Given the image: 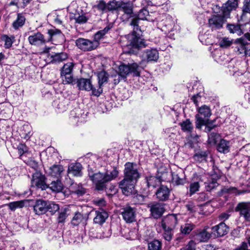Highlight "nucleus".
I'll return each instance as SVG.
<instances>
[{
    "label": "nucleus",
    "mask_w": 250,
    "mask_h": 250,
    "mask_svg": "<svg viewBox=\"0 0 250 250\" xmlns=\"http://www.w3.org/2000/svg\"><path fill=\"white\" fill-rule=\"evenodd\" d=\"M140 177L136 165L127 162L125 165L124 178L119 183L123 193L128 196L134 192L135 184Z\"/></svg>",
    "instance_id": "f257e3e1"
},
{
    "label": "nucleus",
    "mask_w": 250,
    "mask_h": 250,
    "mask_svg": "<svg viewBox=\"0 0 250 250\" xmlns=\"http://www.w3.org/2000/svg\"><path fill=\"white\" fill-rule=\"evenodd\" d=\"M119 171L116 167L110 172L105 173L101 172L94 173L92 168H88V175L90 179L95 184L96 189L98 191H102L106 188V183L110 182L118 176Z\"/></svg>",
    "instance_id": "f03ea898"
},
{
    "label": "nucleus",
    "mask_w": 250,
    "mask_h": 250,
    "mask_svg": "<svg viewBox=\"0 0 250 250\" xmlns=\"http://www.w3.org/2000/svg\"><path fill=\"white\" fill-rule=\"evenodd\" d=\"M130 25L133 26V30L131 34L127 36L129 45L133 48L137 49L145 47L146 46L145 42L141 38L140 34L138 32V31H141L138 25V20H132Z\"/></svg>",
    "instance_id": "7ed1b4c3"
},
{
    "label": "nucleus",
    "mask_w": 250,
    "mask_h": 250,
    "mask_svg": "<svg viewBox=\"0 0 250 250\" xmlns=\"http://www.w3.org/2000/svg\"><path fill=\"white\" fill-rule=\"evenodd\" d=\"M119 77L125 79L127 76L132 74L133 76L138 77L140 75V67L137 63H133L128 65L122 64L119 66Z\"/></svg>",
    "instance_id": "20e7f679"
},
{
    "label": "nucleus",
    "mask_w": 250,
    "mask_h": 250,
    "mask_svg": "<svg viewBox=\"0 0 250 250\" xmlns=\"http://www.w3.org/2000/svg\"><path fill=\"white\" fill-rule=\"evenodd\" d=\"M95 42L92 40L80 38L75 41L76 46L83 51H91L97 48Z\"/></svg>",
    "instance_id": "39448f33"
},
{
    "label": "nucleus",
    "mask_w": 250,
    "mask_h": 250,
    "mask_svg": "<svg viewBox=\"0 0 250 250\" xmlns=\"http://www.w3.org/2000/svg\"><path fill=\"white\" fill-rule=\"evenodd\" d=\"M31 186L44 190L48 186L45 183V177L41 173L36 172L33 174L31 180Z\"/></svg>",
    "instance_id": "423d86ee"
},
{
    "label": "nucleus",
    "mask_w": 250,
    "mask_h": 250,
    "mask_svg": "<svg viewBox=\"0 0 250 250\" xmlns=\"http://www.w3.org/2000/svg\"><path fill=\"white\" fill-rule=\"evenodd\" d=\"M119 12L124 13L121 17L123 20H127L128 19L134 17L133 5L130 2H124L121 1Z\"/></svg>",
    "instance_id": "0eeeda50"
},
{
    "label": "nucleus",
    "mask_w": 250,
    "mask_h": 250,
    "mask_svg": "<svg viewBox=\"0 0 250 250\" xmlns=\"http://www.w3.org/2000/svg\"><path fill=\"white\" fill-rule=\"evenodd\" d=\"M223 16L213 15L208 19V24L212 30H216L221 28L225 22Z\"/></svg>",
    "instance_id": "6e6552de"
},
{
    "label": "nucleus",
    "mask_w": 250,
    "mask_h": 250,
    "mask_svg": "<svg viewBox=\"0 0 250 250\" xmlns=\"http://www.w3.org/2000/svg\"><path fill=\"white\" fill-rule=\"evenodd\" d=\"M148 207L150 208L151 215L155 219L161 217L165 210L164 205L159 203L149 204Z\"/></svg>",
    "instance_id": "1a4fd4ad"
},
{
    "label": "nucleus",
    "mask_w": 250,
    "mask_h": 250,
    "mask_svg": "<svg viewBox=\"0 0 250 250\" xmlns=\"http://www.w3.org/2000/svg\"><path fill=\"white\" fill-rule=\"evenodd\" d=\"M121 214L126 223H132L135 221L136 210L130 206L125 207L123 208Z\"/></svg>",
    "instance_id": "9d476101"
},
{
    "label": "nucleus",
    "mask_w": 250,
    "mask_h": 250,
    "mask_svg": "<svg viewBox=\"0 0 250 250\" xmlns=\"http://www.w3.org/2000/svg\"><path fill=\"white\" fill-rule=\"evenodd\" d=\"M177 224V218L174 214H169L164 217L161 222L162 228L174 229Z\"/></svg>",
    "instance_id": "9b49d317"
},
{
    "label": "nucleus",
    "mask_w": 250,
    "mask_h": 250,
    "mask_svg": "<svg viewBox=\"0 0 250 250\" xmlns=\"http://www.w3.org/2000/svg\"><path fill=\"white\" fill-rule=\"evenodd\" d=\"M235 210L240 212V214L247 220H250V202L239 203L235 208Z\"/></svg>",
    "instance_id": "f8f14e48"
},
{
    "label": "nucleus",
    "mask_w": 250,
    "mask_h": 250,
    "mask_svg": "<svg viewBox=\"0 0 250 250\" xmlns=\"http://www.w3.org/2000/svg\"><path fill=\"white\" fill-rule=\"evenodd\" d=\"M98 79L99 88L93 90V95L96 96H99L103 92L102 86L104 83L108 80V74L104 71L99 72L97 74Z\"/></svg>",
    "instance_id": "ddd939ff"
},
{
    "label": "nucleus",
    "mask_w": 250,
    "mask_h": 250,
    "mask_svg": "<svg viewBox=\"0 0 250 250\" xmlns=\"http://www.w3.org/2000/svg\"><path fill=\"white\" fill-rule=\"evenodd\" d=\"M195 118L197 128H201L202 125H205L206 126L205 131L209 132L216 126V125H212L214 121H210L208 119H204L202 117H200L199 115H196Z\"/></svg>",
    "instance_id": "4468645a"
},
{
    "label": "nucleus",
    "mask_w": 250,
    "mask_h": 250,
    "mask_svg": "<svg viewBox=\"0 0 250 250\" xmlns=\"http://www.w3.org/2000/svg\"><path fill=\"white\" fill-rule=\"evenodd\" d=\"M28 40L31 45L34 46H40L46 42L44 36L39 32L29 36Z\"/></svg>",
    "instance_id": "2eb2a0df"
},
{
    "label": "nucleus",
    "mask_w": 250,
    "mask_h": 250,
    "mask_svg": "<svg viewBox=\"0 0 250 250\" xmlns=\"http://www.w3.org/2000/svg\"><path fill=\"white\" fill-rule=\"evenodd\" d=\"M89 19V15L84 13L82 10H76L71 16V19L74 20L75 22L79 24L86 23Z\"/></svg>",
    "instance_id": "dca6fc26"
},
{
    "label": "nucleus",
    "mask_w": 250,
    "mask_h": 250,
    "mask_svg": "<svg viewBox=\"0 0 250 250\" xmlns=\"http://www.w3.org/2000/svg\"><path fill=\"white\" fill-rule=\"evenodd\" d=\"M46 201L42 199L36 200L33 206L34 212L36 214L42 215L47 212Z\"/></svg>",
    "instance_id": "f3484780"
},
{
    "label": "nucleus",
    "mask_w": 250,
    "mask_h": 250,
    "mask_svg": "<svg viewBox=\"0 0 250 250\" xmlns=\"http://www.w3.org/2000/svg\"><path fill=\"white\" fill-rule=\"evenodd\" d=\"M208 228L207 227L203 229L197 230L194 235V240L197 242H207L211 237V234L207 231Z\"/></svg>",
    "instance_id": "a211bd4d"
},
{
    "label": "nucleus",
    "mask_w": 250,
    "mask_h": 250,
    "mask_svg": "<svg viewBox=\"0 0 250 250\" xmlns=\"http://www.w3.org/2000/svg\"><path fill=\"white\" fill-rule=\"evenodd\" d=\"M212 233L216 237H222L226 235L229 231V227L225 223L221 222L211 229Z\"/></svg>",
    "instance_id": "6ab92c4d"
},
{
    "label": "nucleus",
    "mask_w": 250,
    "mask_h": 250,
    "mask_svg": "<svg viewBox=\"0 0 250 250\" xmlns=\"http://www.w3.org/2000/svg\"><path fill=\"white\" fill-rule=\"evenodd\" d=\"M64 168L61 165H54L49 167L46 171V173L51 176L57 179H59L62 177Z\"/></svg>",
    "instance_id": "aec40b11"
},
{
    "label": "nucleus",
    "mask_w": 250,
    "mask_h": 250,
    "mask_svg": "<svg viewBox=\"0 0 250 250\" xmlns=\"http://www.w3.org/2000/svg\"><path fill=\"white\" fill-rule=\"evenodd\" d=\"M238 5L236 0H229L223 6V15L224 17H229L230 11L236 8Z\"/></svg>",
    "instance_id": "412c9836"
},
{
    "label": "nucleus",
    "mask_w": 250,
    "mask_h": 250,
    "mask_svg": "<svg viewBox=\"0 0 250 250\" xmlns=\"http://www.w3.org/2000/svg\"><path fill=\"white\" fill-rule=\"evenodd\" d=\"M165 173H163L161 175H158L157 177L150 176L146 178V182L148 187L155 188L160 184L162 181L164 180Z\"/></svg>",
    "instance_id": "4be33fe9"
},
{
    "label": "nucleus",
    "mask_w": 250,
    "mask_h": 250,
    "mask_svg": "<svg viewBox=\"0 0 250 250\" xmlns=\"http://www.w3.org/2000/svg\"><path fill=\"white\" fill-rule=\"evenodd\" d=\"M77 86L80 90H85L86 91L93 90L96 89L94 88L89 79L81 78L77 81Z\"/></svg>",
    "instance_id": "5701e85b"
},
{
    "label": "nucleus",
    "mask_w": 250,
    "mask_h": 250,
    "mask_svg": "<svg viewBox=\"0 0 250 250\" xmlns=\"http://www.w3.org/2000/svg\"><path fill=\"white\" fill-rule=\"evenodd\" d=\"M170 190L165 186H161L157 190L156 195L157 198L161 201L167 200L169 196Z\"/></svg>",
    "instance_id": "b1692460"
},
{
    "label": "nucleus",
    "mask_w": 250,
    "mask_h": 250,
    "mask_svg": "<svg viewBox=\"0 0 250 250\" xmlns=\"http://www.w3.org/2000/svg\"><path fill=\"white\" fill-rule=\"evenodd\" d=\"M95 214L96 216L93 219L94 222L100 225L103 224L108 217L107 212L103 209L96 210L95 211Z\"/></svg>",
    "instance_id": "393cba45"
},
{
    "label": "nucleus",
    "mask_w": 250,
    "mask_h": 250,
    "mask_svg": "<svg viewBox=\"0 0 250 250\" xmlns=\"http://www.w3.org/2000/svg\"><path fill=\"white\" fill-rule=\"evenodd\" d=\"M82 165L79 163H71L68 167V173L74 176L81 175Z\"/></svg>",
    "instance_id": "a878e982"
},
{
    "label": "nucleus",
    "mask_w": 250,
    "mask_h": 250,
    "mask_svg": "<svg viewBox=\"0 0 250 250\" xmlns=\"http://www.w3.org/2000/svg\"><path fill=\"white\" fill-rule=\"evenodd\" d=\"M145 57L147 61H157L159 58V53L156 49L147 50L145 53Z\"/></svg>",
    "instance_id": "bb28decb"
},
{
    "label": "nucleus",
    "mask_w": 250,
    "mask_h": 250,
    "mask_svg": "<svg viewBox=\"0 0 250 250\" xmlns=\"http://www.w3.org/2000/svg\"><path fill=\"white\" fill-rule=\"evenodd\" d=\"M48 187L53 191L56 192H61L63 188V185L61 181L57 179L56 181H52Z\"/></svg>",
    "instance_id": "cd10ccee"
},
{
    "label": "nucleus",
    "mask_w": 250,
    "mask_h": 250,
    "mask_svg": "<svg viewBox=\"0 0 250 250\" xmlns=\"http://www.w3.org/2000/svg\"><path fill=\"white\" fill-rule=\"evenodd\" d=\"M179 125L184 132L191 133L193 129V126L189 119H187L183 121Z\"/></svg>",
    "instance_id": "c85d7f7f"
},
{
    "label": "nucleus",
    "mask_w": 250,
    "mask_h": 250,
    "mask_svg": "<svg viewBox=\"0 0 250 250\" xmlns=\"http://www.w3.org/2000/svg\"><path fill=\"white\" fill-rule=\"evenodd\" d=\"M28 203V200H21L12 202L8 204V206L11 210H15L16 208L23 207L25 203Z\"/></svg>",
    "instance_id": "c756f323"
},
{
    "label": "nucleus",
    "mask_w": 250,
    "mask_h": 250,
    "mask_svg": "<svg viewBox=\"0 0 250 250\" xmlns=\"http://www.w3.org/2000/svg\"><path fill=\"white\" fill-rule=\"evenodd\" d=\"M52 62L53 63H60L68 58L67 54L65 53H56L51 56Z\"/></svg>",
    "instance_id": "7c9ffc66"
},
{
    "label": "nucleus",
    "mask_w": 250,
    "mask_h": 250,
    "mask_svg": "<svg viewBox=\"0 0 250 250\" xmlns=\"http://www.w3.org/2000/svg\"><path fill=\"white\" fill-rule=\"evenodd\" d=\"M25 21V18L21 14H18L17 19L13 22L12 25L15 29H18L19 27L22 26Z\"/></svg>",
    "instance_id": "2f4dec72"
},
{
    "label": "nucleus",
    "mask_w": 250,
    "mask_h": 250,
    "mask_svg": "<svg viewBox=\"0 0 250 250\" xmlns=\"http://www.w3.org/2000/svg\"><path fill=\"white\" fill-rule=\"evenodd\" d=\"M148 250H161L162 247V242L156 239H154L147 244Z\"/></svg>",
    "instance_id": "473e14b6"
},
{
    "label": "nucleus",
    "mask_w": 250,
    "mask_h": 250,
    "mask_svg": "<svg viewBox=\"0 0 250 250\" xmlns=\"http://www.w3.org/2000/svg\"><path fill=\"white\" fill-rule=\"evenodd\" d=\"M217 150L220 152L226 153L229 151V142L222 139L217 146Z\"/></svg>",
    "instance_id": "72a5a7b5"
},
{
    "label": "nucleus",
    "mask_w": 250,
    "mask_h": 250,
    "mask_svg": "<svg viewBox=\"0 0 250 250\" xmlns=\"http://www.w3.org/2000/svg\"><path fill=\"white\" fill-rule=\"evenodd\" d=\"M46 209L47 211H49L51 214H54L56 211H58L60 209L58 204H55L54 202L46 201Z\"/></svg>",
    "instance_id": "f704fd0d"
},
{
    "label": "nucleus",
    "mask_w": 250,
    "mask_h": 250,
    "mask_svg": "<svg viewBox=\"0 0 250 250\" xmlns=\"http://www.w3.org/2000/svg\"><path fill=\"white\" fill-rule=\"evenodd\" d=\"M171 176L172 182L176 185H183L185 183V179L181 177L179 174L172 172Z\"/></svg>",
    "instance_id": "c9c22d12"
},
{
    "label": "nucleus",
    "mask_w": 250,
    "mask_h": 250,
    "mask_svg": "<svg viewBox=\"0 0 250 250\" xmlns=\"http://www.w3.org/2000/svg\"><path fill=\"white\" fill-rule=\"evenodd\" d=\"M121 1L116 0L109 1L107 3V11L118 10L119 11Z\"/></svg>",
    "instance_id": "e433bc0d"
},
{
    "label": "nucleus",
    "mask_w": 250,
    "mask_h": 250,
    "mask_svg": "<svg viewBox=\"0 0 250 250\" xmlns=\"http://www.w3.org/2000/svg\"><path fill=\"white\" fill-rule=\"evenodd\" d=\"M227 28L230 33H236L239 36L242 34V30L239 24H229L227 26Z\"/></svg>",
    "instance_id": "4c0bfd02"
},
{
    "label": "nucleus",
    "mask_w": 250,
    "mask_h": 250,
    "mask_svg": "<svg viewBox=\"0 0 250 250\" xmlns=\"http://www.w3.org/2000/svg\"><path fill=\"white\" fill-rule=\"evenodd\" d=\"M1 40L4 42L5 48H9L14 41L15 37L13 36L10 37L6 35H4L1 37Z\"/></svg>",
    "instance_id": "58836bf2"
},
{
    "label": "nucleus",
    "mask_w": 250,
    "mask_h": 250,
    "mask_svg": "<svg viewBox=\"0 0 250 250\" xmlns=\"http://www.w3.org/2000/svg\"><path fill=\"white\" fill-rule=\"evenodd\" d=\"M247 45V42L244 40H241L238 44L236 48V52L239 54H246V47Z\"/></svg>",
    "instance_id": "ea45409f"
},
{
    "label": "nucleus",
    "mask_w": 250,
    "mask_h": 250,
    "mask_svg": "<svg viewBox=\"0 0 250 250\" xmlns=\"http://www.w3.org/2000/svg\"><path fill=\"white\" fill-rule=\"evenodd\" d=\"M74 67V63L71 62H67L65 64L61 72V74L62 75H68L70 74L72 71Z\"/></svg>",
    "instance_id": "a19ab883"
},
{
    "label": "nucleus",
    "mask_w": 250,
    "mask_h": 250,
    "mask_svg": "<svg viewBox=\"0 0 250 250\" xmlns=\"http://www.w3.org/2000/svg\"><path fill=\"white\" fill-rule=\"evenodd\" d=\"M222 193H234L235 195H239L245 192V191H239L234 187L227 188L225 187L221 189Z\"/></svg>",
    "instance_id": "79ce46f5"
},
{
    "label": "nucleus",
    "mask_w": 250,
    "mask_h": 250,
    "mask_svg": "<svg viewBox=\"0 0 250 250\" xmlns=\"http://www.w3.org/2000/svg\"><path fill=\"white\" fill-rule=\"evenodd\" d=\"M195 227L193 224L186 223L181 227V231L183 234H188L195 228Z\"/></svg>",
    "instance_id": "37998d69"
},
{
    "label": "nucleus",
    "mask_w": 250,
    "mask_h": 250,
    "mask_svg": "<svg viewBox=\"0 0 250 250\" xmlns=\"http://www.w3.org/2000/svg\"><path fill=\"white\" fill-rule=\"evenodd\" d=\"M199 113L205 118H208L210 116L211 113L209 107L204 105L198 109Z\"/></svg>",
    "instance_id": "c03bdc74"
},
{
    "label": "nucleus",
    "mask_w": 250,
    "mask_h": 250,
    "mask_svg": "<svg viewBox=\"0 0 250 250\" xmlns=\"http://www.w3.org/2000/svg\"><path fill=\"white\" fill-rule=\"evenodd\" d=\"M164 230L163 236L164 238L167 241H170L173 236V230L172 229L163 228Z\"/></svg>",
    "instance_id": "a18cd8bd"
},
{
    "label": "nucleus",
    "mask_w": 250,
    "mask_h": 250,
    "mask_svg": "<svg viewBox=\"0 0 250 250\" xmlns=\"http://www.w3.org/2000/svg\"><path fill=\"white\" fill-rule=\"evenodd\" d=\"M149 16V12L146 9L141 10L138 13L137 18L133 19L132 20H147V17Z\"/></svg>",
    "instance_id": "49530a36"
},
{
    "label": "nucleus",
    "mask_w": 250,
    "mask_h": 250,
    "mask_svg": "<svg viewBox=\"0 0 250 250\" xmlns=\"http://www.w3.org/2000/svg\"><path fill=\"white\" fill-rule=\"evenodd\" d=\"M189 194L191 196L194 194L196 192L199 190L200 185L199 182H194L191 183L189 185Z\"/></svg>",
    "instance_id": "de8ad7c7"
},
{
    "label": "nucleus",
    "mask_w": 250,
    "mask_h": 250,
    "mask_svg": "<svg viewBox=\"0 0 250 250\" xmlns=\"http://www.w3.org/2000/svg\"><path fill=\"white\" fill-rule=\"evenodd\" d=\"M206 188L207 191H210L218 186V184L216 180H211L205 182Z\"/></svg>",
    "instance_id": "09e8293b"
},
{
    "label": "nucleus",
    "mask_w": 250,
    "mask_h": 250,
    "mask_svg": "<svg viewBox=\"0 0 250 250\" xmlns=\"http://www.w3.org/2000/svg\"><path fill=\"white\" fill-rule=\"evenodd\" d=\"M83 220V215L79 212L76 213L73 217L71 223L74 226H78Z\"/></svg>",
    "instance_id": "8fccbe9b"
},
{
    "label": "nucleus",
    "mask_w": 250,
    "mask_h": 250,
    "mask_svg": "<svg viewBox=\"0 0 250 250\" xmlns=\"http://www.w3.org/2000/svg\"><path fill=\"white\" fill-rule=\"evenodd\" d=\"M232 43V41L228 38H223L220 40L219 45L223 48H227L230 46Z\"/></svg>",
    "instance_id": "3c124183"
},
{
    "label": "nucleus",
    "mask_w": 250,
    "mask_h": 250,
    "mask_svg": "<svg viewBox=\"0 0 250 250\" xmlns=\"http://www.w3.org/2000/svg\"><path fill=\"white\" fill-rule=\"evenodd\" d=\"M24 132H22V137L26 140L30 138L31 134V126L29 125H24L23 126Z\"/></svg>",
    "instance_id": "603ef678"
},
{
    "label": "nucleus",
    "mask_w": 250,
    "mask_h": 250,
    "mask_svg": "<svg viewBox=\"0 0 250 250\" xmlns=\"http://www.w3.org/2000/svg\"><path fill=\"white\" fill-rule=\"evenodd\" d=\"M207 156V153L206 152L202 151L198 153H196L194 156V158L195 160L202 162L204 160H206V158Z\"/></svg>",
    "instance_id": "864d4df0"
},
{
    "label": "nucleus",
    "mask_w": 250,
    "mask_h": 250,
    "mask_svg": "<svg viewBox=\"0 0 250 250\" xmlns=\"http://www.w3.org/2000/svg\"><path fill=\"white\" fill-rule=\"evenodd\" d=\"M104 35L102 34V32L100 31H98L95 34L94 36V39L92 40L93 42H95L96 46L97 48L100 44V41L103 37Z\"/></svg>",
    "instance_id": "5fc2aeb1"
},
{
    "label": "nucleus",
    "mask_w": 250,
    "mask_h": 250,
    "mask_svg": "<svg viewBox=\"0 0 250 250\" xmlns=\"http://www.w3.org/2000/svg\"><path fill=\"white\" fill-rule=\"evenodd\" d=\"M219 138V135L217 133H211L208 135V143L210 144H215L217 142V139Z\"/></svg>",
    "instance_id": "6e6d98bb"
},
{
    "label": "nucleus",
    "mask_w": 250,
    "mask_h": 250,
    "mask_svg": "<svg viewBox=\"0 0 250 250\" xmlns=\"http://www.w3.org/2000/svg\"><path fill=\"white\" fill-rule=\"evenodd\" d=\"M146 198V197L144 195L137 194L134 197L133 201L135 204H143Z\"/></svg>",
    "instance_id": "4d7b16f0"
},
{
    "label": "nucleus",
    "mask_w": 250,
    "mask_h": 250,
    "mask_svg": "<svg viewBox=\"0 0 250 250\" xmlns=\"http://www.w3.org/2000/svg\"><path fill=\"white\" fill-rule=\"evenodd\" d=\"M67 217V214L65 209L59 212V216L58 217V222L59 223H62L64 222Z\"/></svg>",
    "instance_id": "13d9d810"
},
{
    "label": "nucleus",
    "mask_w": 250,
    "mask_h": 250,
    "mask_svg": "<svg viewBox=\"0 0 250 250\" xmlns=\"http://www.w3.org/2000/svg\"><path fill=\"white\" fill-rule=\"evenodd\" d=\"M196 243L194 240H190L188 244L181 250H195Z\"/></svg>",
    "instance_id": "bf43d9fd"
},
{
    "label": "nucleus",
    "mask_w": 250,
    "mask_h": 250,
    "mask_svg": "<svg viewBox=\"0 0 250 250\" xmlns=\"http://www.w3.org/2000/svg\"><path fill=\"white\" fill-rule=\"evenodd\" d=\"M93 203L100 208H102L106 205V201L104 198L95 199L93 201Z\"/></svg>",
    "instance_id": "052dcab7"
},
{
    "label": "nucleus",
    "mask_w": 250,
    "mask_h": 250,
    "mask_svg": "<svg viewBox=\"0 0 250 250\" xmlns=\"http://www.w3.org/2000/svg\"><path fill=\"white\" fill-rule=\"evenodd\" d=\"M18 153L20 156H22L24 153L28 151L27 147L22 144H20L17 147Z\"/></svg>",
    "instance_id": "680f3d73"
},
{
    "label": "nucleus",
    "mask_w": 250,
    "mask_h": 250,
    "mask_svg": "<svg viewBox=\"0 0 250 250\" xmlns=\"http://www.w3.org/2000/svg\"><path fill=\"white\" fill-rule=\"evenodd\" d=\"M96 7L98 10L103 12L107 11V4L103 1H100V2L96 5Z\"/></svg>",
    "instance_id": "e2e57ef3"
},
{
    "label": "nucleus",
    "mask_w": 250,
    "mask_h": 250,
    "mask_svg": "<svg viewBox=\"0 0 250 250\" xmlns=\"http://www.w3.org/2000/svg\"><path fill=\"white\" fill-rule=\"evenodd\" d=\"M243 11L245 13H250V0H244Z\"/></svg>",
    "instance_id": "0e129e2a"
},
{
    "label": "nucleus",
    "mask_w": 250,
    "mask_h": 250,
    "mask_svg": "<svg viewBox=\"0 0 250 250\" xmlns=\"http://www.w3.org/2000/svg\"><path fill=\"white\" fill-rule=\"evenodd\" d=\"M48 33L51 38L56 35H62V32L59 29H50L48 31Z\"/></svg>",
    "instance_id": "69168bd1"
},
{
    "label": "nucleus",
    "mask_w": 250,
    "mask_h": 250,
    "mask_svg": "<svg viewBox=\"0 0 250 250\" xmlns=\"http://www.w3.org/2000/svg\"><path fill=\"white\" fill-rule=\"evenodd\" d=\"M62 76H64L65 77V82L67 83H71L74 84V82L75 80H74L73 77L70 74L68 75H62Z\"/></svg>",
    "instance_id": "338daca9"
},
{
    "label": "nucleus",
    "mask_w": 250,
    "mask_h": 250,
    "mask_svg": "<svg viewBox=\"0 0 250 250\" xmlns=\"http://www.w3.org/2000/svg\"><path fill=\"white\" fill-rule=\"evenodd\" d=\"M201 98V96L199 94H197L196 95H194L191 98L193 102L196 105V106L198 105L199 102L200 101Z\"/></svg>",
    "instance_id": "774afa93"
}]
</instances>
